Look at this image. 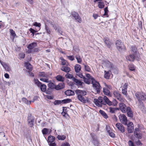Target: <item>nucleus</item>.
<instances>
[{
  "label": "nucleus",
  "instance_id": "obj_36",
  "mask_svg": "<svg viewBox=\"0 0 146 146\" xmlns=\"http://www.w3.org/2000/svg\"><path fill=\"white\" fill-rule=\"evenodd\" d=\"M22 101L23 102L27 105H29L31 103V101H29L26 98H22Z\"/></svg>",
  "mask_w": 146,
  "mask_h": 146
},
{
  "label": "nucleus",
  "instance_id": "obj_38",
  "mask_svg": "<svg viewBox=\"0 0 146 146\" xmlns=\"http://www.w3.org/2000/svg\"><path fill=\"white\" fill-rule=\"evenodd\" d=\"M140 105H139L138 107L142 111H145V109L144 106H143L142 102H139Z\"/></svg>",
  "mask_w": 146,
  "mask_h": 146
},
{
  "label": "nucleus",
  "instance_id": "obj_50",
  "mask_svg": "<svg viewBox=\"0 0 146 146\" xmlns=\"http://www.w3.org/2000/svg\"><path fill=\"white\" fill-rule=\"evenodd\" d=\"M10 31L11 35L13 37H15L16 35L15 31H14L12 29H10Z\"/></svg>",
  "mask_w": 146,
  "mask_h": 146
},
{
  "label": "nucleus",
  "instance_id": "obj_57",
  "mask_svg": "<svg viewBox=\"0 0 146 146\" xmlns=\"http://www.w3.org/2000/svg\"><path fill=\"white\" fill-rule=\"evenodd\" d=\"M68 58L70 60L73 61L74 60V57L73 56H67Z\"/></svg>",
  "mask_w": 146,
  "mask_h": 146
},
{
  "label": "nucleus",
  "instance_id": "obj_53",
  "mask_svg": "<svg viewBox=\"0 0 146 146\" xmlns=\"http://www.w3.org/2000/svg\"><path fill=\"white\" fill-rule=\"evenodd\" d=\"M108 132L109 134V135L112 137H114L115 135L114 133L111 131H108Z\"/></svg>",
  "mask_w": 146,
  "mask_h": 146
},
{
  "label": "nucleus",
  "instance_id": "obj_37",
  "mask_svg": "<svg viewBox=\"0 0 146 146\" xmlns=\"http://www.w3.org/2000/svg\"><path fill=\"white\" fill-rule=\"evenodd\" d=\"M99 112L104 118L106 119L108 118V115L103 111L100 110L99 111Z\"/></svg>",
  "mask_w": 146,
  "mask_h": 146
},
{
  "label": "nucleus",
  "instance_id": "obj_23",
  "mask_svg": "<svg viewBox=\"0 0 146 146\" xmlns=\"http://www.w3.org/2000/svg\"><path fill=\"white\" fill-rule=\"evenodd\" d=\"M73 81L78 86H82V84H83V83L80 80L76 79L75 78H73Z\"/></svg>",
  "mask_w": 146,
  "mask_h": 146
},
{
  "label": "nucleus",
  "instance_id": "obj_16",
  "mask_svg": "<svg viewBox=\"0 0 146 146\" xmlns=\"http://www.w3.org/2000/svg\"><path fill=\"white\" fill-rule=\"evenodd\" d=\"M28 122L31 127H32L33 125V122L34 121V118L31 116V114H29L28 117Z\"/></svg>",
  "mask_w": 146,
  "mask_h": 146
},
{
  "label": "nucleus",
  "instance_id": "obj_33",
  "mask_svg": "<svg viewBox=\"0 0 146 146\" xmlns=\"http://www.w3.org/2000/svg\"><path fill=\"white\" fill-rule=\"evenodd\" d=\"M48 84V87L51 89H56V86L53 83L50 82Z\"/></svg>",
  "mask_w": 146,
  "mask_h": 146
},
{
  "label": "nucleus",
  "instance_id": "obj_63",
  "mask_svg": "<svg viewBox=\"0 0 146 146\" xmlns=\"http://www.w3.org/2000/svg\"><path fill=\"white\" fill-rule=\"evenodd\" d=\"M38 97L37 96H35L34 97L32 101H31V102H34L35 101L37 100L38 99Z\"/></svg>",
  "mask_w": 146,
  "mask_h": 146
},
{
  "label": "nucleus",
  "instance_id": "obj_43",
  "mask_svg": "<svg viewBox=\"0 0 146 146\" xmlns=\"http://www.w3.org/2000/svg\"><path fill=\"white\" fill-rule=\"evenodd\" d=\"M75 58L77 60V62L79 63H81L82 62V59L79 56L76 55L75 56Z\"/></svg>",
  "mask_w": 146,
  "mask_h": 146
},
{
  "label": "nucleus",
  "instance_id": "obj_20",
  "mask_svg": "<svg viewBox=\"0 0 146 146\" xmlns=\"http://www.w3.org/2000/svg\"><path fill=\"white\" fill-rule=\"evenodd\" d=\"M127 83H125L122 87V93L123 95L127 96Z\"/></svg>",
  "mask_w": 146,
  "mask_h": 146
},
{
  "label": "nucleus",
  "instance_id": "obj_32",
  "mask_svg": "<svg viewBox=\"0 0 146 146\" xmlns=\"http://www.w3.org/2000/svg\"><path fill=\"white\" fill-rule=\"evenodd\" d=\"M103 92L105 94L109 96H111L110 91L108 90L106 88H103Z\"/></svg>",
  "mask_w": 146,
  "mask_h": 146
},
{
  "label": "nucleus",
  "instance_id": "obj_30",
  "mask_svg": "<svg viewBox=\"0 0 146 146\" xmlns=\"http://www.w3.org/2000/svg\"><path fill=\"white\" fill-rule=\"evenodd\" d=\"M75 71L76 72H78L81 70V66L80 65L78 64H76L74 66Z\"/></svg>",
  "mask_w": 146,
  "mask_h": 146
},
{
  "label": "nucleus",
  "instance_id": "obj_31",
  "mask_svg": "<svg viewBox=\"0 0 146 146\" xmlns=\"http://www.w3.org/2000/svg\"><path fill=\"white\" fill-rule=\"evenodd\" d=\"M64 87V84L63 83L59 84L56 86V90H59L63 88Z\"/></svg>",
  "mask_w": 146,
  "mask_h": 146
},
{
  "label": "nucleus",
  "instance_id": "obj_29",
  "mask_svg": "<svg viewBox=\"0 0 146 146\" xmlns=\"http://www.w3.org/2000/svg\"><path fill=\"white\" fill-rule=\"evenodd\" d=\"M104 41L107 47L110 48V47L111 45V43L109 39L108 38H105L104 39Z\"/></svg>",
  "mask_w": 146,
  "mask_h": 146
},
{
  "label": "nucleus",
  "instance_id": "obj_12",
  "mask_svg": "<svg viewBox=\"0 0 146 146\" xmlns=\"http://www.w3.org/2000/svg\"><path fill=\"white\" fill-rule=\"evenodd\" d=\"M49 23L52 26L56 31L60 34H62V32L61 31L60 28L59 27L55 24L52 21H49Z\"/></svg>",
  "mask_w": 146,
  "mask_h": 146
},
{
  "label": "nucleus",
  "instance_id": "obj_25",
  "mask_svg": "<svg viewBox=\"0 0 146 146\" xmlns=\"http://www.w3.org/2000/svg\"><path fill=\"white\" fill-rule=\"evenodd\" d=\"M61 70L64 72L68 73L70 71V69L67 66H63L61 68Z\"/></svg>",
  "mask_w": 146,
  "mask_h": 146
},
{
  "label": "nucleus",
  "instance_id": "obj_26",
  "mask_svg": "<svg viewBox=\"0 0 146 146\" xmlns=\"http://www.w3.org/2000/svg\"><path fill=\"white\" fill-rule=\"evenodd\" d=\"M137 48L136 47L134 46H131V50L129 53L130 54H136Z\"/></svg>",
  "mask_w": 146,
  "mask_h": 146
},
{
  "label": "nucleus",
  "instance_id": "obj_4",
  "mask_svg": "<svg viewBox=\"0 0 146 146\" xmlns=\"http://www.w3.org/2000/svg\"><path fill=\"white\" fill-rule=\"evenodd\" d=\"M38 75L40 78V80L46 83H48L50 82L48 79L49 76L45 72H40L39 73Z\"/></svg>",
  "mask_w": 146,
  "mask_h": 146
},
{
  "label": "nucleus",
  "instance_id": "obj_11",
  "mask_svg": "<svg viewBox=\"0 0 146 146\" xmlns=\"http://www.w3.org/2000/svg\"><path fill=\"white\" fill-rule=\"evenodd\" d=\"M134 135L135 137L137 139H141L142 137V135L140 133L139 129L136 128L134 132Z\"/></svg>",
  "mask_w": 146,
  "mask_h": 146
},
{
  "label": "nucleus",
  "instance_id": "obj_56",
  "mask_svg": "<svg viewBox=\"0 0 146 146\" xmlns=\"http://www.w3.org/2000/svg\"><path fill=\"white\" fill-rule=\"evenodd\" d=\"M117 98L119 101L121 102H123L125 101V100L123 98H121V96H119V97H118Z\"/></svg>",
  "mask_w": 146,
  "mask_h": 146
},
{
  "label": "nucleus",
  "instance_id": "obj_62",
  "mask_svg": "<svg viewBox=\"0 0 146 146\" xmlns=\"http://www.w3.org/2000/svg\"><path fill=\"white\" fill-rule=\"evenodd\" d=\"M62 65H65L66 64L67 62L64 59L62 60Z\"/></svg>",
  "mask_w": 146,
  "mask_h": 146
},
{
  "label": "nucleus",
  "instance_id": "obj_48",
  "mask_svg": "<svg viewBox=\"0 0 146 146\" xmlns=\"http://www.w3.org/2000/svg\"><path fill=\"white\" fill-rule=\"evenodd\" d=\"M65 76L66 77L68 78H70L72 79L73 80V78H75L73 76L72 74L67 73L66 74Z\"/></svg>",
  "mask_w": 146,
  "mask_h": 146
},
{
  "label": "nucleus",
  "instance_id": "obj_6",
  "mask_svg": "<svg viewBox=\"0 0 146 146\" xmlns=\"http://www.w3.org/2000/svg\"><path fill=\"white\" fill-rule=\"evenodd\" d=\"M92 83L94 88L96 90V92L97 93H100L101 88L99 82L95 79H93L92 81Z\"/></svg>",
  "mask_w": 146,
  "mask_h": 146
},
{
  "label": "nucleus",
  "instance_id": "obj_39",
  "mask_svg": "<svg viewBox=\"0 0 146 146\" xmlns=\"http://www.w3.org/2000/svg\"><path fill=\"white\" fill-rule=\"evenodd\" d=\"M55 137L53 136H49L48 138V141L50 143L53 142L55 140Z\"/></svg>",
  "mask_w": 146,
  "mask_h": 146
},
{
  "label": "nucleus",
  "instance_id": "obj_14",
  "mask_svg": "<svg viewBox=\"0 0 146 146\" xmlns=\"http://www.w3.org/2000/svg\"><path fill=\"white\" fill-rule=\"evenodd\" d=\"M134 125L132 122H129L127 124V130L128 133H132L133 131Z\"/></svg>",
  "mask_w": 146,
  "mask_h": 146
},
{
  "label": "nucleus",
  "instance_id": "obj_27",
  "mask_svg": "<svg viewBox=\"0 0 146 146\" xmlns=\"http://www.w3.org/2000/svg\"><path fill=\"white\" fill-rule=\"evenodd\" d=\"M37 44L36 42H33L29 44L27 48L30 50L33 49L37 46Z\"/></svg>",
  "mask_w": 146,
  "mask_h": 146
},
{
  "label": "nucleus",
  "instance_id": "obj_47",
  "mask_svg": "<svg viewBox=\"0 0 146 146\" xmlns=\"http://www.w3.org/2000/svg\"><path fill=\"white\" fill-rule=\"evenodd\" d=\"M49 129L46 128H44L42 130V132L43 135L46 134L48 133Z\"/></svg>",
  "mask_w": 146,
  "mask_h": 146
},
{
  "label": "nucleus",
  "instance_id": "obj_59",
  "mask_svg": "<svg viewBox=\"0 0 146 146\" xmlns=\"http://www.w3.org/2000/svg\"><path fill=\"white\" fill-rule=\"evenodd\" d=\"M61 146H70V144L68 143L65 142L61 144Z\"/></svg>",
  "mask_w": 146,
  "mask_h": 146
},
{
  "label": "nucleus",
  "instance_id": "obj_24",
  "mask_svg": "<svg viewBox=\"0 0 146 146\" xmlns=\"http://www.w3.org/2000/svg\"><path fill=\"white\" fill-rule=\"evenodd\" d=\"M65 94L68 96H73L74 95V92L71 90H68L65 92Z\"/></svg>",
  "mask_w": 146,
  "mask_h": 146
},
{
  "label": "nucleus",
  "instance_id": "obj_13",
  "mask_svg": "<svg viewBox=\"0 0 146 146\" xmlns=\"http://www.w3.org/2000/svg\"><path fill=\"white\" fill-rule=\"evenodd\" d=\"M125 105L123 102H120L119 104V108L117 110L120 109L123 113L126 112V108Z\"/></svg>",
  "mask_w": 146,
  "mask_h": 146
},
{
  "label": "nucleus",
  "instance_id": "obj_58",
  "mask_svg": "<svg viewBox=\"0 0 146 146\" xmlns=\"http://www.w3.org/2000/svg\"><path fill=\"white\" fill-rule=\"evenodd\" d=\"M104 85L106 87V88H108V89L111 90L112 89L111 86L107 84L106 83H104Z\"/></svg>",
  "mask_w": 146,
  "mask_h": 146
},
{
  "label": "nucleus",
  "instance_id": "obj_55",
  "mask_svg": "<svg viewBox=\"0 0 146 146\" xmlns=\"http://www.w3.org/2000/svg\"><path fill=\"white\" fill-rule=\"evenodd\" d=\"M86 78L91 79L92 81L93 79H94L92 77L90 76L89 74H86Z\"/></svg>",
  "mask_w": 146,
  "mask_h": 146
},
{
  "label": "nucleus",
  "instance_id": "obj_52",
  "mask_svg": "<svg viewBox=\"0 0 146 146\" xmlns=\"http://www.w3.org/2000/svg\"><path fill=\"white\" fill-rule=\"evenodd\" d=\"M109 112L111 113H115V108H112L110 107L109 108Z\"/></svg>",
  "mask_w": 146,
  "mask_h": 146
},
{
  "label": "nucleus",
  "instance_id": "obj_51",
  "mask_svg": "<svg viewBox=\"0 0 146 146\" xmlns=\"http://www.w3.org/2000/svg\"><path fill=\"white\" fill-rule=\"evenodd\" d=\"M45 30L46 31V32L47 33L49 34H50L51 33V31L50 29L46 25H45Z\"/></svg>",
  "mask_w": 146,
  "mask_h": 146
},
{
  "label": "nucleus",
  "instance_id": "obj_40",
  "mask_svg": "<svg viewBox=\"0 0 146 146\" xmlns=\"http://www.w3.org/2000/svg\"><path fill=\"white\" fill-rule=\"evenodd\" d=\"M98 7L100 9H102L104 7V2L102 1H100L98 2Z\"/></svg>",
  "mask_w": 146,
  "mask_h": 146
},
{
  "label": "nucleus",
  "instance_id": "obj_1",
  "mask_svg": "<svg viewBox=\"0 0 146 146\" xmlns=\"http://www.w3.org/2000/svg\"><path fill=\"white\" fill-rule=\"evenodd\" d=\"M102 64L103 68L104 66L108 68V71H104V77L107 79H109L110 75V72L112 71L114 72L115 70H116V69L114 65L107 60L102 61Z\"/></svg>",
  "mask_w": 146,
  "mask_h": 146
},
{
  "label": "nucleus",
  "instance_id": "obj_54",
  "mask_svg": "<svg viewBox=\"0 0 146 146\" xmlns=\"http://www.w3.org/2000/svg\"><path fill=\"white\" fill-rule=\"evenodd\" d=\"M84 66L86 71L88 72H90V69L89 66L84 65Z\"/></svg>",
  "mask_w": 146,
  "mask_h": 146
},
{
  "label": "nucleus",
  "instance_id": "obj_22",
  "mask_svg": "<svg viewBox=\"0 0 146 146\" xmlns=\"http://www.w3.org/2000/svg\"><path fill=\"white\" fill-rule=\"evenodd\" d=\"M135 55L134 54H130L129 56L126 57V59L127 61H133L135 57Z\"/></svg>",
  "mask_w": 146,
  "mask_h": 146
},
{
  "label": "nucleus",
  "instance_id": "obj_60",
  "mask_svg": "<svg viewBox=\"0 0 146 146\" xmlns=\"http://www.w3.org/2000/svg\"><path fill=\"white\" fill-rule=\"evenodd\" d=\"M128 143L129 146H135L131 140L128 141Z\"/></svg>",
  "mask_w": 146,
  "mask_h": 146
},
{
  "label": "nucleus",
  "instance_id": "obj_35",
  "mask_svg": "<svg viewBox=\"0 0 146 146\" xmlns=\"http://www.w3.org/2000/svg\"><path fill=\"white\" fill-rule=\"evenodd\" d=\"M57 138L58 140H64L66 138V136L63 135H58L57 136Z\"/></svg>",
  "mask_w": 146,
  "mask_h": 146
},
{
  "label": "nucleus",
  "instance_id": "obj_5",
  "mask_svg": "<svg viewBox=\"0 0 146 146\" xmlns=\"http://www.w3.org/2000/svg\"><path fill=\"white\" fill-rule=\"evenodd\" d=\"M103 97H99L98 99L95 98L94 100V102L97 106L102 107V105L105 104L104 101H103Z\"/></svg>",
  "mask_w": 146,
  "mask_h": 146
},
{
  "label": "nucleus",
  "instance_id": "obj_34",
  "mask_svg": "<svg viewBox=\"0 0 146 146\" xmlns=\"http://www.w3.org/2000/svg\"><path fill=\"white\" fill-rule=\"evenodd\" d=\"M56 78L57 80L63 82L64 80V78L60 75L57 76Z\"/></svg>",
  "mask_w": 146,
  "mask_h": 146
},
{
  "label": "nucleus",
  "instance_id": "obj_45",
  "mask_svg": "<svg viewBox=\"0 0 146 146\" xmlns=\"http://www.w3.org/2000/svg\"><path fill=\"white\" fill-rule=\"evenodd\" d=\"M33 25L38 27V30H39L40 29V27L41 26V25L40 23L35 22L33 23Z\"/></svg>",
  "mask_w": 146,
  "mask_h": 146
},
{
  "label": "nucleus",
  "instance_id": "obj_3",
  "mask_svg": "<svg viewBox=\"0 0 146 146\" xmlns=\"http://www.w3.org/2000/svg\"><path fill=\"white\" fill-rule=\"evenodd\" d=\"M135 96L139 102H142V100H146V94L143 92H137L135 93Z\"/></svg>",
  "mask_w": 146,
  "mask_h": 146
},
{
  "label": "nucleus",
  "instance_id": "obj_46",
  "mask_svg": "<svg viewBox=\"0 0 146 146\" xmlns=\"http://www.w3.org/2000/svg\"><path fill=\"white\" fill-rule=\"evenodd\" d=\"M62 101V104L67 103L70 102L72 100L70 99H67L63 100Z\"/></svg>",
  "mask_w": 146,
  "mask_h": 146
},
{
  "label": "nucleus",
  "instance_id": "obj_64",
  "mask_svg": "<svg viewBox=\"0 0 146 146\" xmlns=\"http://www.w3.org/2000/svg\"><path fill=\"white\" fill-rule=\"evenodd\" d=\"M20 56L21 58H24L25 57V54L23 53H21L20 54Z\"/></svg>",
  "mask_w": 146,
  "mask_h": 146
},
{
  "label": "nucleus",
  "instance_id": "obj_17",
  "mask_svg": "<svg viewBox=\"0 0 146 146\" xmlns=\"http://www.w3.org/2000/svg\"><path fill=\"white\" fill-rule=\"evenodd\" d=\"M115 126L118 129L121 133H123L124 132V127L121 124L119 123H118L116 124Z\"/></svg>",
  "mask_w": 146,
  "mask_h": 146
},
{
  "label": "nucleus",
  "instance_id": "obj_61",
  "mask_svg": "<svg viewBox=\"0 0 146 146\" xmlns=\"http://www.w3.org/2000/svg\"><path fill=\"white\" fill-rule=\"evenodd\" d=\"M30 31L31 33H32L33 35H34L35 33L37 32V31H35L32 28L30 29Z\"/></svg>",
  "mask_w": 146,
  "mask_h": 146
},
{
  "label": "nucleus",
  "instance_id": "obj_42",
  "mask_svg": "<svg viewBox=\"0 0 146 146\" xmlns=\"http://www.w3.org/2000/svg\"><path fill=\"white\" fill-rule=\"evenodd\" d=\"M54 104L55 105H58L60 104H62V100H56L54 101Z\"/></svg>",
  "mask_w": 146,
  "mask_h": 146
},
{
  "label": "nucleus",
  "instance_id": "obj_41",
  "mask_svg": "<svg viewBox=\"0 0 146 146\" xmlns=\"http://www.w3.org/2000/svg\"><path fill=\"white\" fill-rule=\"evenodd\" d=\"M113 94L115 97L116 98L119 97V96H121V94L119 93L116 91H114L113 92Z\"/></svg>",
  "mask_w": 146,
  "mask_h": 146
},
{
  "label": "nucleus",
  "instance_id": "obj_49",
  "mask_svg": "<svg viewBox=\"0 0 146 146\" xmlns=\"http://www.w3.org/2000/svg\"><path fill=\"white\" fill-rule=\"evenodd\" d=\"M129 69L131 71H134L135 70V67L133 64H130L129 66Z\"/></svg>",
  "mask_w": 146,
  "mask_h": 146
},
{
  "label": "nucleus",
  "instance_id": "obj_9",
  "mask_svg": "<svg viewBox=\"0 0 146 146\" xmlns=\"http://www.w3.org/2000/svg\"><path fill=\"white\" fill-rule=\"evenodd\" d=\"M103 98H104L103 101H104V103H105L104 105H106L107 104L109 106L113 105V106H114L117 105V102L115 100L113 101V102H115V104H113L106 96H104Z\"/></svg>",
  "mask_w": 146,
  "mask_h": 146
},
{
  "label": "nucleus",
  "instance_id": "obj_21",
  "mask_svg": "<svg viewBox=\"0 0 146 146\" xmlns=\"http://www.w3.org/2000/svg\"><path fill=\"white\" fill-rule=\"evenodd\" d=\"M126 112H127V115L129 117H133V113L130 107H127L126 108Z\"/></svg>",
  "mask_w": 146,
  "mask_h": 146
},
{
  "label": "nucleus",
  "instance_id": "obj_7",
  "mask_svg": "<svg viewBox=\"0 0 146 146\" xmlns=\"http://www.w3.org/2000/svg\"><path fill=\"white\" fill-rule=\"evenodd\" d=\"M117 49L120 51L125 49V48L123 42L119 40H117L115 43Z\"/></svg>",
  "mask_w": 146,
  "mask_h": 146
},
{
  "label": "nucleus",
  "instance_id": "obj_19",
  "mask_svg": "<svg viewBox=\"0 0 146 146\" xmlns=\"http://www.w3.org/2000/svg\"><path fill=\"white\" fill-rule=\"evenodd\" d=\"M94 134L93 133H92L90 134L92 135V137L93 139V143L94 145L95 146H100L101 145V143L99 142L98 139L96 138H94L93 137L92 135Z\"/></svg>",
  "mask_w": 146,
  "mask_h": 146
},
{
  "label": "nucleus",
  "instance_id": "obj_8",
  "mask_svg": "<svg viewBox=\"0 0 146 146\" xmlns=\"http://www.w3.org/2000/svg\"><path fill=\"white\" fill-rule=\"evenodd\" d=\"M34 82L35 83L38 87H40L41 90L42 92H44L46 89V86L44 84H42L37 79H34Z\"/></svg>",
  "mask_w": 146,
  "mask_h": 146
},
{
  "label": "nucleus",
  "instance_id": "obj_10",
  "mask_svg": "<svg viewBox=\"0 0 146 146\" xmlns=\"http://www.w3.org/2000/svg\"><path fill=\"white\" fill-rule=\"evenodd\" d=\"M120 121L122 123L127 125V117L125 115L120 114L119 116Z\"/></svg>",
  "mask_w": 146,
  "mask_h": 146
},
{
  "label": "nucleus",
  "instance_id": "obj_18",
  "mask_svg": "<svg viewBox=\"0 0 146 146\" xmlns=\"http://www.w3.org/2000/svg\"><path fill=\"white\" fill-rule=\"evenodd\" d=\"M0 62L2 65L6 70L8 72H10L11 71V69L9 65L5 62Z\"/></svg>",
  "mask_w": 146,
  "mask_h": 146
},
{
  "label": "nucleus",
  "instance_id": "obj_2",
  "mask_svg": "<svg viewBox=\"0 0 146 146\" xmlns=\"http://www.w3.org/2000/svg\"><path fill=\"white\" fill-rule=\"evenodd\" d=\"M75 93L77 96V98L81 102L86 103L88 102V98L85 99L84 96L86 95L87 93L85 90H77L75 91Z\"/></svg>",
  "mask_w": 146,
  "mask_h": 146
},
{
  "label": "nucleus",
  "instance_id": "obj_28",
  "mask_svg": "<svg viewBox=\"0 0 146 146\" xmlns=\"http://www.w3.org/2000/svg\"><path fill=\"white\" fill-rule=\"evenodd\" d=\"M25 68L29 70V71H31L32 70V66L30 63L28 62H26L25 63Z\"/></svg>",
  "mask_w": 146,
  "mask_h": 146
},
{
  "label": "nucleus",
  "instance_id": "obj_15",
  "mask_svg": "<svg viewBox=\"0 0 146 146\" xmlns=\"http://www.w3.org/2000/svg\"><path fill=\"white\" fill-rule=\"evenodd\" d=\"M72 15L74 18L78 22L80 23L81 22V18L77 13L75 12H73L72 13Z\"/></svg>",
  "mask_w": 146,
  "mask_h": 146
},
{
  "label": "nucleus",
  "instance_id": "obj_44",
  "mask_svg": "<svg viewBox=\"0 0 146 146\" xmlns=\"http://www.w3.org/2000/svg\"><path fill=\"white\" fill-rule=\"evenodd\" d=\"M83 79H84V82L88 84H89L90 83L91 80V79L89 78H88L84 77V78Z\"/></svg>",
  "mask_w": 146,
  "mask_h": 146
}]
</instances>
